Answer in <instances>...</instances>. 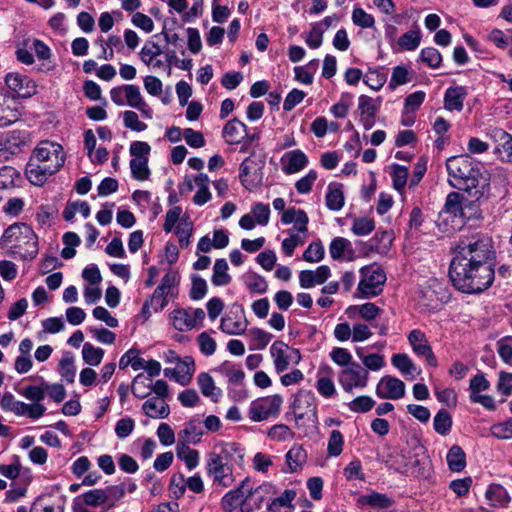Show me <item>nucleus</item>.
I'll return each mask as SVG.
<instances>
[{
  "mask_svg": "<svg viewBox=\"0 0 512 512\" xmlns=\"http://www.w3.org/2000/svg\"><path fill=\"white\" fill-rule=\"evenodd\" d=\"M376 394L382 399H400L405 394V384L397 377L383 376L376 386Z\"/></svg>",
  "mask_w": 512,
  "mask_h": 512,
  "instance_id": "6ab92c4d",
  "label": "nucleus"
},
{
  "mask_svg": "<svg viewBox=\"0 0 512 512\" xmlns=\"http://www.w3.org/2000/svg\"><path fill=\"white\" fill-rule=\"evenodd\" d=\"M494 136L500 141V145L496 148L499 158L508 163H512V136L502 129H497Z\"/></svg>",
  "mask_w": 512,
  "mask_h": 512,
  "instance_id": "4c0bfd02",
  "label": "nucleus"
},
{
  "mask_svg": "<svg viewBox=\"0 0 512 512\" xmlns=\"http://www.w3.org/2000/svg\"><path fill=\"white\" fill-rule=\"evenodd\" d=\"M495 388L499 395L503 397L510 396L512 394V373L500 371Z\"/></svg>",
  "mask_w": 512,
  "mask_h": 512,
  "instance_id": "774afa93",
  "label": "nucleus"
},
{
  "mask_svg": "<svg viewBox=\"0 0 512 512\" xmlns=\"http://www.w3.org/2000/svg\"><path fill=\"white\" fill-rule=\"evenodd\" d=\"M391 364L407 380H415L421 374V368L406 353L393 354Z\"/></svg>",
  "mask_w": 512,
  "mask_h": 512,
  "instance_id": "c85d7f7f",
  "label": "nucleus"
},
{
  "mask_svg": "<svg viewBox=\"0 0 512 512\" xmlns=\"http://www.w3.org/2000/svg\"><path fill=\"white\" fill-rule=\"evenodd\" d=\"M334 377L335 373L330 365L321 364L318 367L315 388L323 398L331 399L337 395Z\"/></svg>",
  "mask_w": 512,
  "mask_h": 512,
  "instance_id": "a211bd4d",
  "label": "nucleus"
},
{
  "mask_svg": "<svg viewBox=\"0 0 512 512\" xmlns=\"http://www.w3.org/2000/svg\"><path fill=\"white\" fill-rule=\"evenodd\" d=\"M280 221L283 225H293L292 232L306 234L308 231L309 217L307 213L300 208L294 206L287 208L281 214Z\"/></svg>",
  "mask_w": 512,
  "mask_h": 512,
  "instance_id": "4be33fe9",
  "label": "nucleus"
},
{
  "mask_svg": "<svg viewBox=\"0 0 512 512\" xmlns=\"http://www.w3.org/2000/svg\"><path fill=\"white\" fill-rule=\"evenodd\" d=\"M151 147L144 141H133L129 147L131 160L129 163L131 176L137 181H147L150 178L151 171L148 166Z\"/></svg>",
  "mask_w": 512,
  "mask_h": 512,
  "instance_id": "0eeeda50",
  "label": "nucleus"
},
{
  "mask_svg": "<svg viewBox=\"0 0 512 512\" xmlns=\"http://www.w3.org/2000/svg\"><path fill=\"white\" fill-rule=\"evenodd\" d=\"M497 353L505 364L512 366V336H505L496 342Z\"/></svg>",
  "mask_w": 512,
  "mask_h": 512,
  "instance_id": "69168bd1",
  "label": "nucleus"
},
{
  "mask_svg": "<svg viewBox=\"0 0 512 512\" xmlns=\"http://www.w3.org/2000/svg\"><path fill=\"white\" fill-rule=\"evenodd\" d=\"M187 184L190 190L196 188L197 191L193 197L194 204L202 206L211 200V192L209 190L210 179L208 175L200 173L193 179H187Z\"/></svg>",
  "mask_w": 512,
  "mask_h": 512,
  "instance_id": "cd10ccee",
  "label": "nucleus"
},
{
  "mask_svg": "<svg viewBox=\"0 0 512 512\" xmlns=\"http://www.w3.org/2000/svg\"><path fill=\"white\" fill-rule=\"evenodd\" d=\"M369 372L359 363L354 362L338 373V382L345 392H353L366 388Z\"/></svg>",
  "mask_w": 512,
  "mask_h": 512,
  "instance_id": "f8f14e48",
  "label": "nucleus"
},
{
  "mask_svg": "<svg viewBox=\"0 0 512 512\" xmlns=\"http://www.w3.org/2000/svg\"><path fill=\"white\" fill-rule=\"evenodd\" d=\"M30 50L35 53L40 62L37 68L39 72L49 73L55 68V64L51 61L52 51L42 40L37 38L32 39Z\"/></svg>",
  "mask_w": 512,
  "mask_h": 512,
  "instance_id": "c756f323",
  "label": "nucleus"
},
{
  "mask_svg": "<svg viewBox=\"0 0 512 512\" xmlns=\"http://www.w3.org/2000/svg\"><path fill=\"white\" fill-rule=\"evenodd\" d=\"M251 498L253 496V485L251 484V479L246 477L241 481L240 485L228 491L221 499V507L225 512H234L241 503L244 498Z\"/></svg>",
  "mask_w": 512,
  "mask_h": 512,
  "instance_id": "2eb2a0df",
  "label": "nucleus"
},
{
  "mask_svg": "<svg viewBox=\"0 0 512 512\" xmlns=\"http://www.w3.org/2000/svg\"><path fill=\"white\" fill-rule=\"evenodd\" d=\"M59 372L61 377L68 383H73L76 376V367L74 358L70 355H64L59 362Z\"/></svg>",
  "mask_w": 512,
  "mask_h": 512,
  "instance_id": "e2e57ef3",
  "label": "nucleus"
},
{
  "mask_svg": "<svg viewBox=\"0 0 512 512\" xmlns=\"http://www.w3.org/2000/svg\"><path fill=\"white\" fill-rule=\"evenodd\" d=\"M21 118V112L16 103L8 98L0 103V127L9 126Z\"/></svg>",
  "mask_w": 512,
  "mask_h": 512,
  "instance_id": "f704fd0d",
  "label": "nucleus"
},
{
  "mask_svg": "<svg viewBox=\"0 0 512 512\" xmlns=\"http://www.w3.org/2000/svg\"><path fill=\"white\" fill-rule=\"evenodd\" d=\"M242 280L246 288L252 293L263 294L268 289L265 278L255 272L245 273Z\"/></svg>",
  "mask_w": 512,
  "mask_h": 512,
  "instance_id": "49530a36",
  "label": "nucleus"
},
{
  "mask_svg": "<svg viewBox=\"0 0 512 512\" xmlns=\"http://www.w3.org/2000/svg\"><path fill=\"white\" fill-rule=\"evenodd\" d=\"M309 164L307 155L300 149L285 152L280 158L281 171L286 175L296 174Z\"/></svg>",
  "mask_w": 512,
  "mask_h": 512,
  "instance_id": "aec40b11",
  "label": "nucleus"
},
{
  "mask_svg": "<svg viewBox=\"0 0 512 512\" xmlns=\"http://www.w3.org/2000/svg\"><path fill=\"white\" fill-rule=\"evenodd\" d=\"M8 149L12 151V155L17 154L29 142V133L27 131L13 130L3 135Z\"/></svg>",
  "mask_w": 512,
  "mask_h": 512,
  "instance_id": "a19ab883",
  "label": "nucleus"
},
{
  "mask_svg": "<svg viewBox=\"0 0 512 512\" xmlns=\"http://www.w3.org/2000/svg\"><path fill=\"white\" fill-rule=\"evenodd\" d=\"M490 241L486 238L460 243L451 261L449 276L456 289L463 293H481L494 281V269L489 263Z\"/></svg>",
  "mask_w": 512,
  "mask_h": 512,
  "instance_id": "f257e3e1",
  "label": "nucleus"
},
{
  "mask_svg": "<svg viewBox=\"0 0 512 512\" xmlns=\"http://www.w3.org/2000/svg\"><path fill=\"white\" fill-rule=\"evenodd\" d=\"M421 41L422 31L420 27L415 24L411 30L397 38L395 44H392V50L394 52L415 51L419 48Z\"/></svg>",
  "mask_w": 512,
  "mask_h": 512,
  "instance_id": "a878e982",
  "label": "nucleus"
},
{
  "mask_svg": "<svg viewBox=\"0 0 512 512\" xmlns=\"http://www.w3.org/2000/svg\"><path fill=\"white\" fill-rule=\"evenodd\" d=\"M205 317L203 309L193 307L177 308L170 313L172 326L180 332L202 327Z\"/></svg>",
  "mask_w": 512,
  "mask_h": 512,
  "instance_id": "9b49d317",
  "label": "nucleus"
},
{
  "mask_svg": "<svg viewBox=\"0 0 512 512\" xmlns=\"http://www.w3.org/2000/svg\"><path fill=\"white\" fill-rule=\"evenodd\" d=\"M468 95V89L466 86L455 85L450 86L446 89L443 98L444 108L447 111L460 112L463 110L464 101Z\"/></svg>",
  "mask_w": 512,
  "mask_h": 512,
  "instance_id": "bb28decb",
  "label": "nucleus"
},
{
  "mask_svg": "<svg viewBox=\"0 0 512 512\" xmlns=\"http://www.w3.org/2000/svg\"><path fill=\"white\" fill-rule=\"evenodd\" d=\"M237 453L239 458H243L242 451L237 444H226L220 453L212 452L207 461V473L213 478V481L222 487L231 486L235 479L232 467L229 464L230 457Z\"/></svg>",
  "mask_w": 512,
  "mask_h": 512,
  "instance_id": "20e7f679",
  "label": "nucleus"
},
{
  "mask_svg": "<svg viewBox=\"0 0 512 512\" xmlns=\"http://www.w3.org/2000/svg\"><path fill=\"white\" fill-rule=\"evenodd\" d=\"M175 233L179 239V244L182 248H186L189 245V239L192 235L193 225L189 220V217H183L177 226L174 227Z\"/></svg>",
  "mask_w": 512,
  "mask_h": 512,
  "instance_id": "5fc2aeb1",
  "label": "nucleus"
},
{
  "mask_svg": "<svg viewBox=\"0 0 512 512\" xmlns=\"http://www.w3.org/2000/svg\"><path fill=\"white\" fill-rule=\"evenodd\" d=\"M329 252L333 259H342L346 252H352L351 242L346 238L336 237L330 243Z\"/></svg>",
  "mask_w": 512,
  "mask_h": 512,
  "instance_id": "4d7b16f0",
  "label": "nucleus"
},
{
  "mask_svg": "<svg viewBox=\"0 0 512 512\" xmlns=\"http://www.w3.org/2000/svg\"><path fill=\"white\" fill-rule=\"evenodd\" d=\"M409 170L407 167L393 164L391 166L390 176L392 178L393 188L401 195L405 192V187L408 181Z\"/></svg>",
  "mask_w": 512,
  "mask_h": 512,
  "instance_id": "a18cd8bd",
  "label": "nucleus"
},
{
  "mask_svg": "<svg viewBox=\"0 0 512 512\" xmlns=\"http://www.w3.org/2000/svg\"><path fill=\"white\" fill-rule=\"evenodd\" d=\"M330 276L331 270L327 265L318 266L315 270H302L299 273V285L303 289H310L324 284Z\"/></svg>",
  "mask_w": 512,
  "mask_h": 512,
  "instance_id": "b1692460",
  "label": "nucleus"
},
{
  "mask_svg": "<svg viewBox=\"0 0 512 512\" xmlns=\"http://www.w3.org/2000/svg\"><path fill=\"white\" fill-rule=\"evenodd\" d=\"M244 307L234 303L228 307L220 320L219 329L226 335H243L248 328Z\"/></svg>",
  "mask_w": 512,
  "mask_h": 512,
  "instance_id": "9d476101",
  "label": "nucleus"
},
{
  "mask_svg": "<svg viewBox=\"0 0 512 512\" xmlns=\"http://www.w3.org/2000/svg\"><path fill=\"white\" fill-rule=\"evenodd\" d=\"M265 159L252 153L239 167V180L243 187L253 191L260 187L264 178Z\"/></svg>",
  "mask_w": 512,
  "mask_h": 512,
  "instance_id": "423d86ee",
  "label": "nucleus"
},
{
  "mask_svg": "<svg viewBox=\"0 0 512 512\" xmlns=\"http://www.w3.org/2000/svg\"><path fill=\"white\" fill-rule=\"evenodd\" d=\"M21 174L14 167L3 166L0 169V189H10L19 185Z\"/></svg>",
  "mask_w": 512,
  "mask_h": 512,
  "instance_id": "603ef678",
  "label": "nucleus"
},
{
  "mask_svg": "<svg viewBox=\"0 0 512 512\" xmlns=\"http://www.w3.org/2000/svg\"><path fill=\"white\" fill-rule=\"evenodd\" d=\"M31 158L59 171L65 163L66 155L59 143L44 140L35 147Z\"/></svg>",
  "mask_w": 512,
  "mask_h": 512,
  "instance_id": "1a4fd4ad",
  "label": "nucleus"
},
{
  "mask_svg": "<svg viewBox=\"0 0 512 512\" xmlns=\"http://www.w3.org/2000/svg\"><path fill=\"white\" fill-rule=\"evenodd\" d=\"M131 390L137 398L148 397L152 392V379L143 373H139L132 381Z\"/></svg>",
  "mask_w": 512,
  "mask_h": 512,
  "instance_id": "de8ad7c7",
  "label": "nucleus"
},
{
  "mask_svg": "<svg viewBox=\"0 0 512 512\" xmlns=\"http://www.w3.org/2000/svg\"><path fill=\"white\" fill-rule=\"evenodd\" d=\"M408 343L417 357H422L426 360L427 364L431 367L438 366V360L435 356L431 345L423 331L420 329H413L407 335Z\"/></svg>",
  "mask_w": 512,
  "mask_h": 512,
  "instance_id": "4468645a",
  "label": "nucleus"
},
{
  "mask_svg": "<svg viewBox=\"0 0 512 512\" xmlns=\"http://www.w3.org/2000/svg\"><path fill=\"white\" fill-rule=\"evenodd\" d=\"M246 337L251 350H262L269 344L273 336L261 328L253 327L247 331Z\"/></svg>",
  "mask_w": 512,
  "mask_h": 512,
  "instance_id": "ea45409f",
  "label": "nucleus"
},
{
  "mask_svg": "<svg viewBox=\"0 0 512 512\" xmlns=\"http://www.w3.org/2000/svg\"><path fill=\"white\" fill-rule=\"evenodd\" d=\"M359 503L375 508L386 509L391 507L394 501L386 494L372 492L370 494L362 495L359 498Z\"/></svg>",
  "mask_w": 512,
  "mask_h": 512,
  "instance_id": "8fccbe9b",
  "label": "nucleus"
},
{
  "mask_svg": "<svg viewBox=\"0 0 512 512\" xmlns=\"http://www.w3.org/2000/svg\"><path fill=\"white\" fill-rule=\"evenodd\" d=\"M270 355L277 373L285 371L291 360L298 362L301 358L297 349H291L283 341H275L270 347Z\"/></svg>",
  "mask_w": 512,
  "mask_h": 512,
  "instance_id": "dca6fc26",
  "label": "nucleus"
},
{
  "mask_svg": "<svg viewBox=\"0 0 512 512\" xmlns=\"http://www.w3.org/2000/svg\"><path fill=\"white\" fill-rule=\"evenodd\" d=\"M307 453L300 445H294L286 454L288 472L294 473L302 469L306 463Z\"/></svg>",
  "mask_w": 512,
  "mask_h": 512,
  "instance_id": "e433bc0d",
  "label": "nucleus"
},
{
  "mask_svg": "<svg viewBox=\"0 0 512 512\" xmlns=\"http://www.w3.org/2000/svg\"><path fill=\"white\" fill-rule=\"evenodd\" d=\"M325 202L329 210L339 211L343 208L345 197L340 184L330 183L328 185Z\"/></svg>",
  "mask_w": 512,
  "mask_h": 512,
  "instance_id": "c9c22d12",
  "label": "nucleus"
},
{
  "mask_svg": "<svg viewBox=\"0 0 512 512\" xmlns=\"http://www.w3.org/2000/svg\"><path fill=\"white\" fill-rule=\"evenodd\" d=\"M197 386L201 394L216 403L222 397V390L219 388L213 377L207 372H201L196 379Z\"/></svg>",
  "mask_w": 512,
  "mask_h": 512,
  "instance_id": "473e14b6",
  "label": "nucleus"
},
{
  "mask_svg": "<svg viewBox=\"0 0 512 512\" xmlns=\"http://www.w3.org/2000/svg\"><path fill=\"white\" fill-rule=\"evenodd\" d=\"M420 60L432 69H437L441 66L442 55L434 47L423 48L420 52Z\"/></svg>",
  "mask_w": 512,
  "mask_h": 512,
  "instance_id": "338daca9",
  "label": "nucleus"
},
{
  "mask_svg": "<svg viewBox=\"0 0 512 512\" xmlns=\"http://www.w3.org/2000/svg\"><path fill=\"white\" fill-rule=\"evenodd\" d=\"M196 364L192 356L186 355L175 364V367L164 369V376L181 386H188L195 374Z\"/></svg>",
  "mask_w": 512,
  "mask_h": 512,
  "instance_id": "ddd939ff",
  "label": "nucleus"
},
{
  "mask_svg": "<svg viewBox=\"0 0 512 512\" xmlns=\"http://www.w3.org/2000/svg\"><path fill=\"white\" fill-rule=\"evenodd\" d=\"M283 398L280 395H270L251 402L250 416H274L280 412Z\"/></svg>",
  "mask_w": 512,
  "mask_h": 512,
  "instance_id": "412c9836",
  "label": "nucleus"
},
{
  "mask_svg": "<svg viewBox=\"0 0 512 512\" xmlns=\"http://www.w3.org/2000/svg\"><path fill=\"white\" fill-rule=\"evenodd\" d=\"M356 298L368 299L378 296L387 280L385 271L377 264L363 266L360 270Z\"/></svg>",
  "mask_w": 512,
  "mask_h": 512,
  "instance_id": "39448f33",
  "label": "nucleus"
},
{
  "mask_svg": "<svg viewBox=\"0 0 512 512\" xmlns=\"http://www.w3.org/2000/svg\"><path fill=\"white\" fill-rule=\"evenodd\" d=\"M179 280V274L174 270H169L162 277L160 284L154 290L150 299V306L154 312L162 311L167 306L169 299L177 296Z\"/></svg>",
  "mask_w": 512,
  "mask_h": 512,
  "instance_id": "6e6552de",
  "label": "nucleus"
},
{
  "mask_svg": "<svg viewBox=\"0 0 512 512\" xmlns=\"http://www.w3.org/2000/svg\"><path fill=\"white\" fill-rule=\"evenodd\" d=\"M247 136V126L234 118L223 127L222 137L230 145L239 144Z\"/></svg>",
  "mask_w": 512,
  "mask_h": 512,
  "instance_id": "2f4dec72",
  "label": "nucleus"
},
{
  "mask_svg": "<svg viewBox=\"0 0 512 512\" xmlns=\"http://www.w3.org/2000/svg\"><path fill=\"white\" fill-rule=\"evenodd\" d=\"M213 333H214L213 330L204 331V332L200 333L197 337V343L199 346V350L205 356H211L216 351L217 344H216L215 339L212 337Z\"/></svg>",
  "mask_w": 512,
  "mask_h": 512,
  "instance_id": "bf43d9fd",
  "label": "nucleus"
},
{
  "mask_svg": "<svg viewBox=\"0 0 512 512\" xmlns=\"http://www.w3.org/2000/svg\"><path fill=\"white\" fill-rule=\"evenodd\" d=\"M294 416H314L316 414V398L311 391L301 390L292 403Z\"/></svg>",
  "mask_w": 512,
  "mask_h": 512,
  "instance_id": "393cba45",
  "label": "nucleus"
},
{
  "mask_svg": "<svg viewBox=\"0 0 512 512\" xmlns=\"http://www.w3.org/2000/svg\"><path fill=\"white\" fill-rule=\"evenodd\" d=\"M203 433L202 421L200 418H193L186 424L180 435L184 442L196 444L201 440Z\"/></svg>",
  "mask_w": 512,
  "mask_h": 512,
  "instance_id": "58836bf2",
  "label": "nucleus"
},
{
  "mask_svg": "<svg viewBox=\"0 0 512 512\" xmlns=\"http://www.w3.org/2000/svg\"><path fill=\"white\" fill-rule=\"evenodd\" d=\"M104 356V350L100 347H94L91 343L86 342L82 348V357L86 364L90 366H98Z\"/></svg>",
  "mask_w": 512,
  "mask_h": 512,
  "instance_id": "6e6d98bb",
  "label": "nucleus"
},
{
  "mask_svg": "<svg viewBox=\"0 0 512 512\" xmlns=\"http://www.w3.org/2000/svg\"><path fill=\"white\" fill-rule=\"evenodd\" d=\"M145 359L140 356L137 349H129L119 360V368L125 369L130 366L134 371L142 370Z\"/></svg>",
  "mask_w": 512,
  "mask_h": 512,
  "instance_id": "3c124183",
  "label": "nucleus"
},
{
  "mask_svg": "<svg viewBox=\"0 0 512 512\" xmlns=\"http://www.w3.org/2000/svg\"><path fill=\"white\" fill-rule=\"evenodd\" d=\"M0 247L24 259H33L38 253V237L26 223H14L0 237Z\"/></svg>",
  "mask_w": 512,
  "mask_h": 512,
  "instance_id": "f03ea898",
  "label": "nucleus"
},
{
  "mask_svg": "<svg viewBox=\"0 0 512 512\" xmlns=\"http://www.w3.org/2000/svg\"><path fill=\"white\" fill-rule=\"evenodd\" d=\"M65 247L61 251V256L64 259H71L75 256L77 247L81 240L80 237L74 232H66L62 237Z\"/></svg>",
  "mask_w": 512,
  "mask_h": 512,
  "instance_id": "680f3d73",
  "label": "nucleus"
},
{
  "mask_svg": "<svg viewBox=\"0 0 512 512\" xmlns=\"http://www.w3.org/2000/svg\"><path fill=\"white\" fill-rule=\"evenodd\" d=\"M211 282L214 286H225L231 282V276L228 274V263L225 259L215 261Z\"/></svg>",
  "mask_w": 512,
  "mask_h": 512,
  "instance_id": "09e8293b",
  "label": "nucleus"
},
{
  "mask_svg": "<svg viewBox=\"0 0 512 512\" xmlns=\"http://www.w3.org/2000/svg\"><path fill=\"white\" fill-rule=\"evenodd\" d=\"M351 19L354 25L363 29H370L375 27L374 16L359 6H355L353 8Z\"/></svg>",
  "mask_w": 512,
  "mask_h": 512,
  "instance_id": "864d4df0",
  "label": "nucleus"
},
{
  "mask_svg": "<svg viewBox=\"0 0 512 512\" xmlns=\"http://www.w3.org/2000/svg\"><path fill=\"white\" fill-rule=\"evenodd\" d=\"M448 467L453 472H461L466 466V454L458 445H453L446 456Z\"/></svg>",
  "mask_w": 512,
  "mask_h": 512,
  "instance_id": "c03bdc74",
  "label": "nucleus"
},
{
  "mask_svg": "<svg viewBox=\"0 0 512 512\" xmlns=\"http://www.w3.org/2000/svg\"><path fill=\"white\" fill-rule=\"evenodd\" d=\"M142 409L146 416H153L158 414L159 416H168L170 413L169 405L164 398L151 397L143 403Z\"/></svg>",
  "mask_w": 512,
  "mask_h": 512,
  "instance_id": "37998d69",
  "label": "nucleus"
},
{
  "mask_svg": "<svg viewBox=\"0 0 512 512\" xmlns=\"http://www.w3.org/2000/svg\"><path fill=\"white\" fill-rule=\"evenodd\" d=\"M25 172L28 181L32 185L42 186L46 183L49 177L57 173L58 170L30 158Z\"/></svg>",
  "mask_w": 512,
  "mask_h": 512,
  "instance_id": "5701e85b",
  "label": "nucleus"
},
{
  "mask_svg": "<svg viewBox=\"0 0 512 512\" xmlns=\"http://www.w3.org/2000/svg\"><path fill=\"white\" fill-rule=\"evenodd\" d=\"M5 84L9 90L22 98H29L37 92L36 83L30 77L17 72L8 73L5 76Z\"/></svg>",
  "mask_w": 512,
  "mask_h": 512,
  "instance_id": "f3484780",
  "label": "nucleus"
},
{
  "mask_svg": "<svg viewBox=\"0 0 512 512\" xmlns=\"http://www.w3.org/2000/svg\"><path fill=\"white\" fill-rule=\"evenodd\" d=\"M126 91V105L137 109L145 119L153 118V109L144 100L140 88L136 85L129 84Z\"/></svg>",
  "mask_w": 512,
  "mask_h": 512,
  "instance_id": "7c9ffc66",
  "label": "nucleus"
},
{
  "mask_svg": "<svg viewBox=\"0 0 512 512\" xmlns=\"http://www.w3.org/2000/svg\"><path fill=\"white\" fill-rule=\"evenodd\" d=\"M485 496L491 506H499L507 503L508 495L501 485H490L486 490Z\"/></svg>",
  "mask_w": 512,
  "mask_h": 512,
  "instance_id": "052dcab7",
  "label": "nucleus"
},
{
  "mask_svg": "<svg viewBox=\"0 0 512 512\" xmlns=\"http://www.w3.org/2000/svg\"><path fill=\"white\" fill-rule=\"evenodd\" d=\"M381 105V99H373L366 95H361L358 98V110L360 115L376 116Z\"/></svg>",
  "mask_w": 512,
  "mask_h": 512,
  "instance_id": "13d9d810",
  "label": "nucleus"
},
{
  "mask_svg": "<svg viewBox=\"0 0 512 512\" xmlns=\"http://www.w3.org/2000/svg\"><path fill=\"white\" fill-rule=\"evenodd\" d=\"M215 371L225 377L230 384L240 385L245 379L241 366L230 361L221 363Z\"/></svg>",
  "mask_w": 512,
  "mask_h": 512,
  "instance_id": "72a5a7b5",
  "label": "nucleus"
},
{
  "mask_svg": "<svg viewBox=\"0 0 512 512\" xmlns=\"http://www.w3.org/2000/svg\"><path fill=\"white\" fill-rule=\"evenodd\" d=\"M490 388V382L486 378L485 374L479 372L475 374L469 381V398H472L478 394L484 393Z\"/></svg>",
  "mask_w": 512,
  "mask_h": 512,
  "instance_id": "0e129e2a",
  "label": "nucleus"
},
{
  "mask_svg": "<svg viewBox=\"0 0 512 512\" xmlns=\"http://www.w3.org/2000/svg\"><path fill=\"white\" fill-rule=\"evenodd\" d=\"M446 167L449 175V183L456 189L471 193L478 186L479 171L472 165L469 155L452 156L447 159Z\"/></svg>",
  "mask_w": 512,
  "mask_h": 512,
  "instance_id": "7ed1b4c3",
  "label": "nucleus"
},
{
  "mask_svg": "<svg viewBox=\"0 0 512 512\" xmlns=\"http://www.w3.org/2000/svg\"><path fill=\"white\" fill-rule=\"evenodd\" d=\"M318 66L319 61L317 59H313L305 65L296 66L294 68L295 80L305 85L312 84Z\"/></svg>",
  "mask_w": 512,
  "mask_h": 512,
  "instance_id": "79ce46f5",
  "label": "nucleus"
}]
</instances>
